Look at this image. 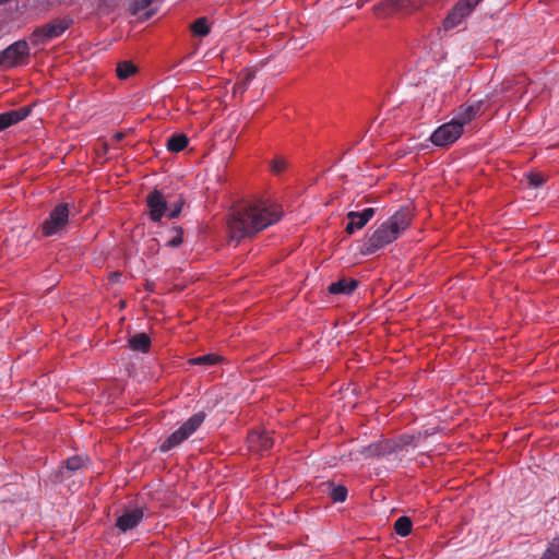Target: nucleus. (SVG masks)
<instances>
[{"label": "nucleus", "mask_w": 559, "mask_h": 559, "mask_svg": "<svg viewBox=\"0 0 559 559\" xmlns=\"http://www.w3.org/2000/svg\"><path fill=\"white\" fill-rule=\"evenodd\" d=\"M463 128L455 120L441 124L430 135L433 145L445 147L457 141L463 134Z\"/></svg>", "instance_id": "6"}, {"label": "nucleus", "mask_w": 559, "mask_h": 559, "mask_svg": "<svg viewBox=\"0 0 559 559\" xmlns=\"http://www.w3.org/2000/svg\"><path fill=\"white\" fill-rule=\"evenodd\" d=\"M540 559H559V537L554 538Z\"/></svg>", "instance_id": "26"}, {"label": "nucleus", "mask_w": 559, "mask_h": 559, "mask_svg": "<svg viewBox=\"0 0 559 559\" xmlns=\"http://www.w3.org/2000/svg\"><path fill=\"white\" fill-rule=\"evenodd\" d=\"M72 24L73 20L70 17L56 19L37 27L32 33L31 40L34 45L44 44L50 39L61 36Z\"/></svg>", "instance_id": "4"}, {"label": "nucleus", "mask_w": 559, "mask_h": 559, "mask_svg": "<svg viewBox=\"0 0 559 559\" xmlns=\"http://www.w3.org/2000/svg\"><path fill=\"white\" fill-rule=\"evenodd\" d=\"M150 219L154 223H157L162 219L163 216L167 215L168 211V200L166 197L157 189L151 191L145 199Z\"/></svg>", "instance_id": "9"}, {"label": "nucleus", "mask_w": 559, "mask_h": 559, "mask_svg": "<svg viewBox=\"0 0 559 559\" xmlns=\"http://www.w3.org/2000/svg\"><path fill=\"white\" fill-rule=\"evenodd\" d=\"M379 447L380 456L390 455L402 450V445L393 440L377 441Z\"/></svg>", "instance_id": "23"}, {"label": "nucleus", "mask_w": 559, "mask_h": 559, "mask_svg": "<svg viewBox=\"0 0 559 559\" xmlns=\"http://www.w3.org/2000/svg\"><path fill=\"white\" fill-rule=\"evenodd\" d=\"M221 361V357L215 354H206L203 356H198L188 360L190 365L197 366H214Z\"/></svg>", "instance_id": "24"}, {"label": "nucleus", "mask_w": 559, "mask_h": 559, "mask_svg": "<svg viewBox=\"0 0 559 559\" xmlns=\"http://www.w3.org/2000/svg\"><path fill=\"white\" fill-rule=\"evenodd\" d=\"M480 1L481 0H460L444 19L443 28L449 31L457 26L466 16L472 13V11Z\"/></svg>", "instance_id": "8"}, {"label": "nucleus", "mask_w": 559, "mask_h": 559, "mask_svg": "<svg viewBox=\"0 0 559 559\" xmlns=\"http://www.w3.org/2000/svg\"><path fill=\"white\" fill-rule=\"evenodd\" d=\"M485 100L480 99L473 104H463L459 107L457 112L453 120L461 124L464 129V126L475 119L479 114L485 111Z\"/></svg>", "instance_id": "12"}, {"label": "nucleus", "mask_w": 559, "mask_h": 559, "mask_svg": "<svg viewBox=\"0 0 559 559\" xmlns=\"http://www.w3.org/2000/svg\"><path fill=\"white\" fill-rule=\"evenodd\" d=\"M358 287V281L354 278H341L329 285L328 292L332 295H350Z\"/></svg>", "instance_id": "15"}, {"label": "nucleus", "mask_w": 559, "mask_h": 559, "mask_svg": "<svg viewBox=\"0 0 559 559\" xmlns=\"http://www.w3.org/2000/svg\"><path fill=\"white\" fill-rule=\"evenodd\" d=\"M86 464V460L82 456L75 455L67 459L64 461V466L60 469L61 477H66V472H76L84 467Z\"/></svg>", "instance_id": "19"}, {"label": "nucleus", "mask_w": 559, "mask_h": 559, "mask_svg": "<svg viewBox=\"0 0 559 559\" xmlns=\"http://www.w3.org/2000/svg\"><path fill=\"white\" fill-rule=\"evenodd\" d=\"M347 488L343 485L332 486L330 497L333 502H344L347 498Z\"/></svg>", "instance_id": "25"}, {"label": "nucleus", "mask_w": 559, "mask_h": 559, "mask_svg": "<svg viewBox=\"0 0 559 559\" xmlns=\"http://www.w3.org/2000/svg\"><path fill=\"white\" fill-rule=\"evenodd\" d=\"M70 209L68 203L57 204L48 217L41 223V233L46 237L59 234L69 223Z\"/></svg>", "instance_id": "5"}, {"label": "nucleus", "mask_w": 559, "mask_h": 559, "mask_svg": "<svg viewBox=\"0 0 559 559\" xmlns=\"http://www.w3.org/2000/svg\"><path fill=\"white\" fill-rule=\"evenodd\" d=\"M173 231L175 233V236L167 241V246L176 248L182 243L183 229L181 227H174Z\"/></svg>", "instance_id": "30"}, {"label": "nucleus", "mask_w": 559, "mask_h": 559, "mask_svg": "<svg viewBox=\"0 0 559 559\" xmlns=\"http://www.w3.org/2000/svg\"><path fill=\"white\" fill-rule=\"evenodd\" d=\"M28 56V44L25 40H17L1 51L0 66L5 69H11Z\"/></svg>", "instance_id": "7"}, {"label": "nucleus", "mask_w": 559, "mask_h": 559, "mask_svg": "<svg viewBox=\"0 0 559 559\" xmlns=\"http://www.w3.org/2000/svg\"><path fill=\"white\" fill-rule=\"evenodd\" d=\"M372 457H380L378 442L370 443L367 447H361L358 450L349 452V461H359L361 459L368 460Z\"/></svg>", "instance_id": "16"}, {"label": "nucleus", "mask_w": 559, "mask_h": 559, "mask_svg": "<svg viewBox=\"0 0 559 559\" xmlns=\"http://www.w3.org/2000/svg\"><path fill=\"white\" fill-rule=\"evenodd\" d=\"M247 442L249 450L257 453L269 451L274 445V439L266 431H251Z\"/></svg>", "instance_id": "13"}, {"label": "nucleus", "mask_w": 559, "mask_h": 559, "mask_svg": "<svg viewBox=\"0 0 559 559\" xmlns=\"http://www.w3.org/2000/svg\"><path fill=\"white\" fill-rule=\"evenodd\" d=\"M144 519L143 508L124 509L117 518L115 526L122 533L135 528Z\"/></svg>", "instance_id": "10"}, {"label": "nucleus", "mask_w": 559, "mask_h": 559, "mask_svg": "<svg viewBox=\"0 0 559 559\" xmlns=\"http://www.w3.org/2000/svg\"><path fill=\"white\" fill-rule=\"evenodd\" d=\"M271 171L274 175H281L287 168V160L282 156H276L270 163Z\"/></svg>", "instance_id": "27"}, {"label": "nucleus", "mask_w": 559, "mask_h": 559, "mask_svg": "<svg viewBox=\"0 0 559 559\" xmlns=\"http://www.w3.org/2000/svg\"><path fill=\"white\" fill-rule=\"evenodd\" d=\"M252 79H253V73H248L245 79V84L248 85Z\"/></svg>", "instance_id": "35"}, {"label": "nucleus", "mask_w": 559, "mask_h": 559, "mask_svg": "<svg viewBox=\"0 0 559 559\" xmlns=\"http://www.w3.org/2000/svg\"><path fill=\"white\" fill-rule=\"evenodd\" d=\"M129 347L132 350L147 353L151 347V338L146 333H138L129 338Z\"/></svg>", "instance_id": "17"}, {"label": "nucleus", "mask_w": 559, "mask_h": 559, "mask_svg": "<svg viewBox=\"0 0 559 559\" xmlns=\"http://www.w3.org/2000/svg\"><path fill=\"white\" fill-rule=\"evenodd\" d=\"M120 278H121V273H119V272H114L110 274V280L112 282H119Z\"/></svg>", "instance_id": "33"}, {"label": "nucleus", "mask_w": 559, "mask_h": 559, "mask_svg": "<svg viewBox=\"0 0 559 559\" xmlns=\"http://www.w3.org/2000/svg\"><path fill=\"white\" fill-rule=\"evenodd\" d=\"M190 31L192 32V34L194 36H200V37L207 36L211 31L207 19L204 16L197 19L190 25Z\"/></svg>", "instance_id": "20"}, {"label": "nucleus", "mask_w": 559, "mask_h": 559, "mask_svg": "<svg viewBox=\"0 0 559 559\" xmlns=\"http://www.w3.org/2000/svg\"><path fill=\"white\" fill-rule=\"evenodd\" d=\"M527 179L530 186L533 188H539L546 181V177L542 173H531L527 175Z\"/></svg>", "instance_id": "29"}, {"label": "nucleus", "mask_w": 559, "mask_h": 559, "mask_svg": "<svg viewBox=\"0 0 559 559\" xmlns=\"http://www.w3.org/2000/svg\"><path fill=\"white\" fill-rule=\"evenodd\" d=\"M206 414L198 412L188 418L176 431L170 433L158 447L159 452L166 453L190 438L204 423Z\"/></svg>", "instance_id": "3"}, {"label": "nucleus", "mask_w": 559, "mask_h": 559, "mask_svg": "<svg viewBox=\"0 0 559 559\" xmlns=\"http://www.w3.org/2000/svg\"><path fill=\"white\" fill-rule=\"evenodd\" d=\"M283 216L281 206L269 200H254L231 212L227 221L230 239L251 238L276 224Z\"/></svg>", "instance_id": "1"}, {"label": "nucleus", "mask_w": 559, "mask_h": 559, "mask_svg": "<svg viewBox=\"0 0 559 559\" xmlns=\"http://www.w3.org/2000/svg\"><path fill=\"white\" fill-rule=\"evenodd\" d=\"M413 440H414V437H412V436H402L396 443L402 445V449H403L404 447L411 444L413 442Z\"/></svg>", "instance_id": "32"}, {"label": "nucleus", "mask_w": 559, "mask_h": 559, "mask_svg": "<svg viewBox=\"0 0 559 559\" xmlns=\"http://www.w3.org/2000/svg\"><path fill=\"white\" fill-rule=\"evenodd\" d=\"M123 138H124V133L123 132H117V133L114 134V140L115 141H121Z\"/></svg>", "instance_id": "34"}, {"label": "nucleus", "mask_w": 559, "mask_h": 559, "mask_svg": "<svg viewBox=\"0 0 559 559\" xmlns=\"http://www.w3.org/2000/svg\"><path fill=\"white\" fill-rule=\"evenodd\" d=\"M412 221V209L409 206H401L393 215L368 234L362 245L361 253L365 255L373 254L389 246L406 231Z\"/></svg>", "instance_id": "2"}, {"label": "nucleus", "mask_w": 559, "mask_h": 559, "mask_svg": "<svg viewBox=\"0 0 559 559\" xmlns=\"http://www.w3.org/2000/svg\"><path fill=\"white\" fill-rule=\"evenodd\" d=\"M376 209L367 207L361 212H348L346 217L348 223L346 225L345 231L349 235L354 234L356 230L362 229L368 222L374 216Z\"/></svg>", "instance_id": "11"}, {"label": "nucleus", "mask_w": 559, "mask_h": 559, "mask_svg": "<svg viewBox=\"0 0 559 559\" xmlns=\"http://www.w3.org/2000/svg\"><path fill=\"white\" fill-rule=\"evenodd\" d=\"M136 67L131 61H121L117 64L116 73L120 80H127L136 72Z\"/></svg>", "instance_id": "22"}, {"label": "nucleus", "mask_w": 559, "mask_h": 559, "mask_svg": "<svg viewBox=\"0 0 559 559\" xmlns=\"http://www.w3.org/2000/svg\"><path fill=\"white\" fill-rule=\"evenodd\" d=\"M183 199L179 198L168 206L167 216L169 218H176L180 215L183 207Z\"/></svg>", "instance_id": "28"}, {"label": "nucleus", "mask_w": 559, "mask_h": 559, "mask_svg": "<svg viewBox=\"0 0 559 559\" xmlns=\"http://www.w3.org/2000/svg\"><path fill=\"white\" fill-rule=\"evenodd\" d=\"M153 0H134V10H144L152 4Z\"/></svg>", "instance_id": "31"}, {"label": "nucleus", "mask_w": 559, "mask_h": 559, "mask_svg": "<svg viewBox=\"0 0 559 559\" xmlns=\"http://www.w3.org/2000/svg\"><path fill=\"white\" fill-rule=\"evenodd\" d=\"M413 527L412 520L408 516H400L394 523L395 533L402 537L411 534Z\"/></svg>", "instance_id": "21"}, {"label": "nucleus", "mask_w": 559, "mask_h": 559, "mask_svg": "<svg viewBox=\"0 0 559 559\" xmlns=\"http://www.w3.org/2000/svg\"><path fill=\"white\" fill-rule=\"evenodd\" d=\"M31 114L29 107H20L17 109L9 110L0 114V132L9 127L24 120Z\"/></svg>", "instance_id": "14"}, {"label": "nucleus", "mask_w": 559, "mask_h": 559, "mask_svg": "<svg viewBox=\"0 0 559 559\" xmlns=\"http://www.w3.org/2000/svg\"><path fill=\"white\" fill-rule=\"evenodd\" d=\"M189 140L186 134H174L171 135L166 143V147L170 152H181L187 147Z\"/></svg>", "instance_id": "18"}]
</instances>
